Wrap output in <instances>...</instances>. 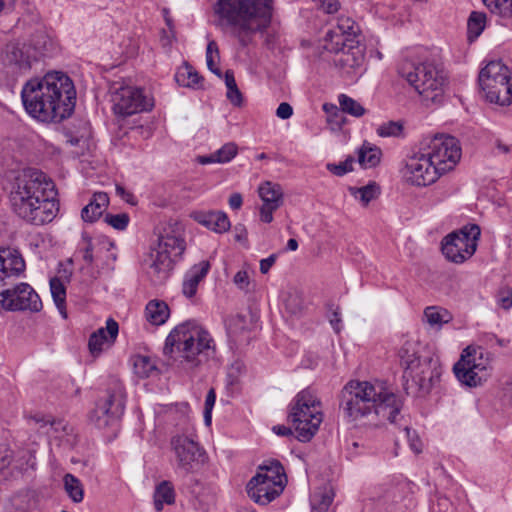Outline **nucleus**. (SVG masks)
I'll use <instances>...</instances> for the list:
<instances>
[{"label": "nucleus", "instance_id": "nucleus-1", "mask_svg": "<svg viewBox=\"0 0 512 512\" xmlns=\"http://www.w3.org/2000/svg\"><path fill=\"white\" fill-rule=\"evenodd\" d=\"M26 112L42 122L59 123L70 117L76 104V89L64 72L49 71L27 81L21 91Z\"/></svg>", "mask_w": 512, "mask_h": 512}, {"label": "nucleus", "instance_id": "nucleus-2", "mask_svg": "<svg viewBox=\"0 0 512 512\" xmlns=\"http://www.w3.org/2000/svg\"><path fill=\"white\" fill-rule=\"evenodd\" d=\"M402 407V398L383 383L351 380L340 395V408L345 417L359 425L376 427L384 420L395 423Z\"/></svg>", "mask_w": 512, "mask_h": 512}, {"label": "nucleus", "instance_id": "nucleus-3", "mask_svg": "<svg viewBox=\"0 0 512 512\" xmlns=\"http://www.w3.org/2000/svg\"><path fill=\"white\" fill-rule=\"evenodd\" d=\"M54 182L42 171L25 169L12 183L9 199L13 211L32 225L51 222L58 211Z\"/></svg>", "mask_w": 512, "mask_h": 512}, {"label": "nucleus", "instance_id": "nucleus-4", "mask_svg": "<svg viewBox=\"0 0 512 512\" xmlns=\"http://www.w3.org/2000/svg\"><path fill=\"white\" fill-rule=\"evenodd\" d=\"M213 12L218 25L228 30L243 48L252 43L256 33L270 27L274 0H217Z\"/></svg>", "mask_w": 512, "mask_h": 512}, {"label": "nucleus", "instance_id": "nucleus-5", "mask_svg": "<svg viewBox=\"0 0 512 512\" xmlns=\"http://www.w3.org/2000/svg\"><path fill=\"white\" fill-rule=\"evenodd\" d=\"M178 352L187 368H197L213 358L216 345L210 333L197 322L189 320L176 326L165 340L164 352Z\"/></svg>", "mask_w": 512, "mask_h": 512}, {"label": "nucleus", "instance_id": "nucleus-6", "mask_svg": "<svg viewBox=\"0 0 512 512\" xmlns=\"http://www.w3.org/2000/svg\"><path fill=\"white\" fill-rule=\"evenodd\" d=\"M186 249L182 225L178 222L168 223L158 236L157 248L151 254V273L157 282L168 278L175 262L181 259Z\"/></svg>", "mask_w": 512, "mask_h": 512}, {"label": "nucleus", "instance_id": "nucleus-7", "mask_svg": "<svg viewBox=\"0 0 512 512\" xmlns=\"http://www.w3.org/2000/svg\"><path fill=\"white\" fill-rule=\"evenodd\" d=\"M288 419L299 441L308 442L314 437L323 421L321 402L314 390L306 388L297 393L289 405Z\"/></svg>", "mask_w": 512, "mask_h": 512}, {"label": "nucleus", "instance_id": "nucleus-8", "mask_svg": "<svg viewBox=\"0 0 512 512\" xmlns=\"http://www.w3.org/2000/svg\"><path fill=\"white\" fill-rule=\"evenodd\" d=\"M478 83L488 102L499 106L512 104L510 71L502 61H490L482 68L478 76Z\"/></svg>", "mask_w": 512, "mask_h": 512}, {"label": "nucleus", "instance_id": "nucleus-9", "mask_svg": "<svg viewBox=\"0 0 512 512\" xmlns=\"http://www.w3.org/2000/svg\"><path fill=\"white\" fill-rule=\"evenodd\" d=\"M398 72L426 99L434 101L442 93L445 76L443 70L438 69L433 63L415 64L406 61L400 65Z\"/></svg>", "mask_w": 512, "mask_h": 512}, {"label": "nucleus", "instance_id": "nucleus-10", "mask_svg": "<svg viewBox=\"0 0 512 512\" xmlns=\"http://www.w3.org/2000/svg\"><path fill=\"white\" fill-rule=\"evenodd\" d=\"M125 392L119 381H113L105 395L96 402L90 421L99 429L113 426L124 414Z\"/></svg>", "mask_w": 512, "mask_h": 512}, {"label": "nucleus", "instance_id": "nucleus-11", "mask_svg": "<svg viewBox=\"0 0 512 512\" xmlns=\"http://www.w3.org/2000/svg\"><path fill=\"white\" fill-rule=\"evenodd\" d=\"M473 352L471 354L470 347L466 348L453 367L458 381L468 387L481 385L490 375L491 369L488 352L484 353L481 348L473 349Z\"/></svg>", "mask_w": 512, "mask_h": 512}, {"label": "nucleus", "instance_id": "nucleus-12", "mask_svg": "<svg viewBox=\"0 0 512 512\" xmlns=\"http://www.w3.org/2000/svg\"><path fill=\"white\" fill-rule=\"evenodd\" d=\"M480 234V228L476 224L466 225L459 231L448 234L442 240L443 255L451 262L463 263L475 253Z\"/></svg>", "mask_w": 512, "mask_h": 512}, {"label": "nucleus", "instance_id": "nucleus-13", "mask_svg": "<svg viewBox=\"0 0 512 512\" xmlns=\"http://www.w3.org/2000/svg\"><path fill=\"white\" fill-rule=\"evenodd\" d=\"M410 373L403 375L405 379L404 389L408 395L424 397L439 382L442 374L441 365L437 358L424 356Z\"/></svg>", "mask_w": 512, "mask_h": 512}, {"label": "nucleus", "instance_id": "nucleus-14", "mask_svg": "<svg viewBox=\"0 0 512 512\" xmlns=\"http://www.w3.org/2000/svg\"><path fill=\"white\" fill-rule=\"evenodd\" d=\"M426 154L442 175L452 170L459 162L461 147L453 136L436 135L431 139Z\"/></svg>", "mask_w": 512, "mask_h": 512}, {"label": "nucleus", "instance_id": "nucleus-15", "mask_svg": "<svg viewBox=\"0 0 512 512\" xmlns=\"http://www.w3.org/2000/svg\"><path fill=\"white\" fill-rule=\"evenodd\" d=\"M41 309L42 301L28 283L22 282L0 292V312L3 310L39 312Z\"/></svg>", "mask_w": 512, "mask_h": 512}, {"label": "nucleus", "instance_id": "nucleus-16", "mask_svg": "<svg viewBox=\"0 0 512 512\" xmlns=\"http://www.w3.org/2000/svg\"><path fill=\"white\" fill-rule=\"evenodd\" d=\"M153 106V98L145 95L144 91L140 88L122 87L113 96V110L115 114L124 117L143 111H150Z\"/></svg>", "mask_w": 512, "mask_h": 512}, {"label": "nucleus", "instance_id": "nucleus-17", "mask_svg": "<svg viewBox=\"0 0 512 512\" xmlns=\"http://www.w3.org/2000/svg\"><path fill=\"white\" fill-rule=\"evenodd\" d=\"M177 465L186 473L193 471L203 462L204 451L197 442L184 434H176L170 440Z\"/></svg>", "mask_w": 512, "mask_h": 512}, {"label": "nucleus", "instance_id": "nucleus-18", "mask_svg": "<svg viewBox=\"0 0 512 512\" xmlns=\"http://www.w3.org/2000/svg\"><path fill=\"white\" fill-rule=\"evenodd\" d=\"M440 175L439 170L426 153L415 154L406 161L405 176L412 185H431L436 182Z\"/></svg>", "mask_w": 512, "mask_h": 512}, {"label": "nucleus", "instance_id": "nucleus-19", "mask_svg": "<svg viewBox=\"0 0 512 512\" xmlns=\"http://www.w3.org/2000/svg\"><path fill=\"white\" fill-rule=\"evenodd\" d=\"M1 59L3 65L10 68L12 73H18L29 70L32 61L37 59V55L30 54V47L19 43H8L3 49Z\"/></svg>", "mask_w": 512, "mask_h": 512}, {"label": "nucleus", "instance_id": "nucleus-20", "mask_svg": "<svg viewBox=\"0 0 512 512\" xmlns=\"http://www.w3.org/2000/svg\"><path fill=\"white\" fill-rule=\"evenodd\" d=\"M258 194L263 205L260 208V218L265 223L273 221V212L283 204V190L278 183L266 181L258 188Z\"/></svg>", "mask_w": 512, "mask_h": 512}, {"label": "nucleus", "instance_id": "nucleus-21", "mask_svg": "<svg viewBox=\"0 0 512 512\" xmlns=\"http://www.w3.org/2000/svg\"><path fill=\"white\" fill-rule=\"evenodd\" d=\"M32 419L41 427L49 425L47 434L51 437L59 439L61 443L68 447H73L76 442V435L73 427L64 420H55L51 416L35 415Z\"/></svg>", "mask_w": 512, "mask_h": 512}, {"label": "nucleus", "instance_id": "nucleus-22", "mask_svg": "<svg viewBox=\"0 0 512 512\" xmlns=\"http://www.w3.org/2000/svg\"><path fill=\"white\" fill-rule=\"evenodd\" d=\"M283 489V485H272V482L263 479L253 483V477L247 484L249 497L260 505L269 504L282 493Z\"/></svg>", "mask_w": 512, "mask_h": 512}, {"label": "nucleus", "instance_id": "nucleus-23", "mask_svg": "<svg viewBox=\"0 0 512 512\" xmlns=\"http://www.w3.org/2000/svg\"><path fill=\"white\" fill-rule=\"evenodd\" d=\"M25 267V261L17 249L0 247V272L5 279L21 275Z\"/></svg>", "mask_w": 512, "mask_h": 512}, {"label": "nucleus", "instance_id": "nucleus-24", "mask_svg": "<svg viewBox=\"0 0 512 512\" xmlns=\"http://www.w3.org/2000/svg\"><path fill=\"white\" fill-rule=\"evenodd\" d=\"M210 267L209 261L202 260L186 272L182 283V293L184 296L187 298L195 296L199 283L206 277Z\"/></svg>", "mask_w": 512, "mask_h": 512}, {"label": "nucleus", "instance_id": "nucleus-25", "mask_svg": "<svg viewBox=\"0 0 512 512\" xmlns=\"http://www.w3.org/2000/svg\"><path fill=\"white\" fill-rule=\"evenodd\" d=\"M259 479L272 482V485H285L286 475L282 464L278 460H270L264 462L257 469V473L253 476V483Z\"/></svg>", "mask_w": 512, "mask_h": 512}, {"label": "nucleus", "instance_id": "nucleus-26", "mask_svg": "<svg viewBox=\"0 0 512 512\" xmlns=\"http://www.w3.org/2000/svg\"><path fill=\"white\" fill-rule=\"evenodd\" d=\"M195 220L216 233L227 232L231 227L230 220L223 211L200 212L195 215Z\"/></svg>", "mask_w": 512, "mask_h": 512}, {"label": "nucleus", "instance_id": "nucleus-27", "mask_svg": "<svg viewBox=\"0 0 512 512\" xmlns=\"http://www.w3.org/2000/svg\"><path fill=\"white\" fill-rule=\"evenodd\" d=\"M108 205L109 197L107 193L96 192L93 194L89 203L83 207L81 218L84 222L93 223L103 215Z\"/></svg>", "mask_w": 512, "mask_h": 512}, {"label": "nucleus", "instance_id": "nucleus-28", "mask_svg": "<svg viewBox=\"0 0 512 512\" xmlns=\"http://www.w3.org/2000/svg\"><path fill=\"white\" fill-rule=\"evenodd\" d=\"M358 43L356 40H351L347 36L339 33L337 30H329L325 36V49L331 53H349Z\"/></svg>", "mask_w": 512, "mask_h": 512}, {"label": "nucleus", "instance_id": "nucleus-29", "mask_svg": "<svg viewBox=\"0 0 512 512\" xmlns=\"http://www.w3.org/2000/svg\"><path fill=\"white\" fill-rule=\"evenodd\" d=\"M357 156L358 163L362 168H375L380 164L382 150L378 146L364 141L357 150Z\"/></svg>", "mask_w": 512, "mask_h": 512}, {"label": "nucleus", "instance_id": "nucleus-30", "mask_svg": "<svg viewBox=\"0 0 512 512\" xmlns=\"http://www.w3.org/2000/svg\"><path fill=\"white\" fill-rule=\"evenodd\" d=\"M169 316V306L163 300H150L145 307V318L152 325H163L168 320Z\"/></svg>", "mask_w": 512, "mask_h": 512}, {"label": "nucleus", "instance_id": "nucleus-31", "mask_svg": "<svg viewBox=\"0 0 512 512\" xmlns=\"http://www.w3.org/2000/svg\"><path fill=\"white\" fill-rule=\"evenodd\" d=\"M107 332L108 338L102 339L97 337L96 341H93V333L90 335L88 347L91 354L99 355L105 348L110 347L115 342L119 332V325L112 318L107 320Z\"/></svg>", "mask_w": 512, "mask_h": 512}, {"label": "nucleus", "instance_id": "nucleus-32", "mask_svg": "<svg viewBox=\"0 0 512 512\" xmlns=\"http://www.w3.org/2000/svg\"><path fill=\"white\" fill-rule=\"evenodd\" d=\"M400 364L404 369V374L410 373L411 370L417 368L424 356L419 355L417 344L412 341H406L398 352Z\"/></svg>", "mask_w": 512, "mask_h": 512}, {"label": "nucleus", "instance_id": "nucleus-33", "mask_svg": "<svg viewBox=\"0 0 512 512\" xmlns=\"http://www.w3.org/2000/svg\"><path fill=\"white\" fill-rule=\"evenodd\" d=\"M175 80L183 87L193 89L203 88L204 78L187 62L178 68L175 74Z\"/></svg>", "mask_w": 512, "mask_h": 512}, {"label": "nucleus", "instance_id": "nucleus-34", "mask_svg": "<svg viewBox=\"0 0 512 512\" xmlns=\"http://www.w3.org/2000/svg\"><path fill=\"white\" fill-rule=\"evenodd\" d=\"M238 152V147L233 142L224 144L220 149L209 155L197 157V162L206 165L211 163H227L230 162Z\"/></svg>", "mask_w": 512, "mask_h": 512}, {"label": "nucleus", "instance_id": "nucleus-35", "mask_svg": "<svg viewBox=\"0 0 512 512\" xmlns=\"http://www.w3.org/2000/svg\"><path fill=\"white\" fill-rule=\"evenodd\" d=\"M154 507L156 511H161L163 506L172 505L175 502V491L173 484L170 481L160 482L154 491Z\"/></svg>", "mask_w": 512, "mask_h": 512}, {"label": "nucleus", "instance_id": "nucleus-36", "mask_svg": "<svg viewBox=\"0 0 512 512\" xmlns=\"http://www.w3.org/2000/svg\"><path fill=\"white\" fill-rule=\"evenodd\" d=\"M333 495L331 488H318L310 497L311 511L327 512L333 501Z\"/></svg>", "mask_w": 512, "mask_h": 512}, {"label": "nucleus", "instance_id": "nucleus-37", "mask_svg": "<svg viewBox=\"0 0 512 512\" xmlns=\"http://www.w3.org/2000/svg\"><path fill=\"white\" fill-rule=\"evenodd\" d=\"M349 192L356 199H359L364 206H367L380 194V186L376 182L371 181L362 187H349Z\"/></svg>", "mask_w": 512, "mask_h": 512}, {"label": "nucleus", "instance_id": "nucleus-38", "mask_svg": "<svg viewBox=\"0 0 512 512\" xmlns=\"http://www.w3.org/2000/svg\"><path fill=\"white\" fill-rule=\"evenodd\" d=\"M134 373L140 378H148L157 370L155 361L145 355H134L132 357Z\"/></svg>", "mask_w": 512, "mask_h": 512}, {"label": "nucleus", "instance_id": "nucleus-39", "mask_svg": "<svg viewBox=\"0 0 512 512\" xmlns=\"http://www.w3.org/2000/svg\"><path fill=\"white\" fill-rule=\"evenodd\" d=\"M50 291L56 307L62 316L66 318V288L58 277H53L50 279Z\"/></svg>", "mask_w": 512, "mask_h": 512}, {"label": "nucleus", "instance_id": "nucleus-40", "mask_svg": "<svg viewBox=\"0 0 512 512\" xmlns=\"http://www.w3.org/2000/svg\"><path fill=\"white\" fill-rule=\"evenodd\" d=\"M64 488L74 503H80L84 498V490L81 481L73 474L67 473L64 478Z\"/></svg>", "mask_w": 512, "mask_h": 512}, {"label": "nucleus", "instance_id": "nucleus-41", "mask_svg": "<svg viewBox=\"0 0 512 512\" xmlns=\"http://www.w3.org/2000/svg\"><path fill=\"white\" fill-rule=\"evenodd\" d=\"M489 11L502 19L512 18V0H483Z\"/></svg>", "mask_w": 512, "mask_h": 512}, {"label": "nucleus", "instance_id": "nucleus-42", "mask_svg": "<svg viewBox=\"0 0 512 512\" xmlns=\"http://www.w3.org/2000/svg\"><path fill=\"white\" fill-rule=\"evenodd\" d=\"M485 24L486 14L484 12H471L467 22L469 39L479 37L485 28Z\"/></svg>", "mask_w": 512, "mask_h": 512}, {"label": "nucleus", "instance_id": "nucleus-43", "mask_svg": "<svg viewBox=\"0 0 512 512\" xmlns=\"http://www.w3.org/2000/svg\"><path fill=\"white\" fill-rule=\"evenodd\" d=\"M225 85L227 87V99L234 106H241L243 102L242 93L237 87L236 80L234 77V73L231 70H227L225 72Z\"/></svg>", "mask_w": 512, "mask_h": 512}, {"label": "nucleus", "instance_id": "nucleus-44", "mask_svg": "<svg viewBox=\"0 0 512 512\" xmlns=\"http://www.w3.org/2000/svg\"><path fill=\"white\" fill-rule=\"evenodd\" d=\"M338 101L342 111L354 117H361L366 112L365 108L358 101L345 94L339 95Z\"/></svg>", "mask_w": 512, "mask_h": 512}, {"label": "nucleus", "instance_id": "nucleus-45", "mask_svg": "<svg viewBox=\"0 0 512 512\" xmlns=\"http://www.w3.org/2000/svg\"><path fill=\"white\" fill-rule=\"evenodd\" d=\"M424 316L427 319V322L434 325H442L443 323H447L450 321L451 316L446 309H441L435 306L427 307L424 310Z\"/></svg>", "mask_w": 512, "mask_h": 512}, {"label": "nucleus", "instance_id": "nucleus-46", "mask_svg": "<svg viewBox=\"0 0 512 512\" xmlns=\"http://www.w3.org/2000/svg\"><path fill=\"white\" fill-rule=\"evenodd\" d=\"M219 59L220 55L218 45L212 40L208 43L206 48V63L208 69L217 76H221V71L216 65L219 62Z\"/></svg>", "mask_w": 512, "mask_h": 512}, {"label": "nucleus", "instance_id": "nucleus-47", "mask_svg": "<svg viewBox=\"0 0 512 512\" xmlns=\"http://www.w3.org/2000/svg\"><path fill=\"white\" fill-rule=\"evenodd\" d=\"M31 46L39 56H46L51 50L53 43L44 33H37L31 40Z\"/></svg>", "mask_w": 512, "mask_h": 512}, {"label": "nucleus", "instance_id": "nucleus-48", "mask_svg": "<svg viewBox=\"0 0 512 512\" xmlns=\"http://www.w3.org/2000/svg\"><path fill=\"white\" fill-rule=\"evenodd\" d=\"M333 30L339 31V33L347 36L351 40H356L358 27L355 22L349 17H340L338 19L337 25L333 28Z\"/></svg>", "mask_w": 512, "mask_h": 512}, {"label": "nucleus", "instance_id": "nucleus-49", "mask_svg": "<svg viewBox=\"0 0 512 512\" xmlns=\"http://www.w3.org/2000/svg\"><path fill=\"white\" fill-rule=\"evenodd\" d=\"M354 162L355 159L352 156H348L343 162H340L338 164L336 163H327L326 169L331 172L332 174L341 177L345 174L352 172L354 170Z\"/></svg>", "mask_w": 512, "mask_h": 512}, {"label": "nucleus", "instance_id": "nucleus-50", "mask_svg": "<svg viewBox=\"0 0 512 512\" xmlns=\"http://www.w3.org/2000/svg\"><path fill=\"white\" fill-rule=\"evenodd\" d=\"M403 125L399 121H388L378 126L376 133L380 137H397L402 133Z\"/></svg>", "mask_w": 512, "mask_h": 512}, {"label": "nucleus", "instance_id": "nucleus-51", "mask_svg": "<svg viewBox=\"0 0 512 512\" xmlns=\"http://www.w3.org/2000/svg\"><path fill=\"white\" fill-rule=\"evenodd\" d=\"M130 217L127 213L110 214L104 216V222L116 230L123 231L127 228Z\"/></svg>", "mask_w": 512, "mask_h": 512}, {"label": "nucleus", "instance_id": "nucleus-52", "mask_svg": "<svg viewBox=\"0 0 512 512\" xmlns=\"http://www.w3.org/2000/svg\"><path fill=\"white\" fill-rule=\"evenodd\" d=\"M93 249L94 246L92 243V238L86 232H83L82 244L79 248V251L82 252L83 260L88 264H92L94 261Z\"/></svg>", "mask_w": 512, "mask_h": 512}, {"label": "nucleus", "instance_id": "nucleus-53", "mask_svg": "<svg viewBox=\"0 0 512 512\" xmlns=\"http://www.w3.org/2000/svg\"><path fill=\"white\" fill-rule=\"evenodd\" d=\"M404 433L407 437V440L409 442L410 448L415 453H420L422 451V442L419 439L417 433L415 430L410 429L409 427L404 428Z\"/></svg>", "mask_w": 512, "mask_h": 512}, {"label": "nucleus", "instance_id": "nucleus-54", "mask_svg": "<svg viewBox=\"0 0 512 512\" xmlns=\"http://www.w3.org/2000/svg\"><path fill=\"white\" fill-rule=\"evenodd\" d=\"M13 459V452L6 445L0 446V473L9 467Z\"/></svg>", "mask_w": 512, "mask_h": 512}, {"label": "nucleus", "instance_id": "nucleus-55", "mask_svg": "<svg viewBox=\"0 0 512 512\" xmlns=\"http://www.w3.org/2000/svg\"><path fill=\"white\" fill-rule=\"evenodd\" d=\"M293 114L292 106L287 102H282L279 104L276 110V115L280 119L286 120L289 119Z\"/></svg>", "mask_w": 512, "mask_h": 512}, {"label": "nucleus", "instance_id": "nucleus-56", "mask_svg": "<svg viewBox=\"0 0 512 512\" xmlns=\"http://www.w3.org/2000/svg\"><path fill=\"white\" fill-rule=\"evenodd\" d=\"M234 283L240 288L245 289L249 285V276L248 273L244 270L238 271L233 279Z\"/></svg>", "mask_w": 512, "mask_h": 512}, {"label": "nucleus", "instance_id": "nucleus-57", "mask_svg": "<svg viewBox=\"0 0 512 512\" xmlns=\"http://www.w3.org/2000/svg\"><path fill=\"white\" fill-rule=\"evenodd\" d=\"M498 302L500 306L504 309H509L512 307V290H508L507 292H502L499 296Z\"/></svg>", "mask_w": 512, "mask_h": 512}, {"label": "nucleus", "instance_id": "nucleus-58", "mask_svg": "<svg viewBox=\"0 0 512 512\" xmlns=\"http://www.w3.org/2000/svg\"><path fill=\"white\" fill-rule=\"evenodd\" d=\"M276 261V255L272 254L269 257L262 259L260 261V272L262 274H267L270 268L274 265Z\"/></svg>", "mask_w": 512, "mask_h": 512}, {"label": "nucleus", "instance_id": "nucleus-59", "mask_svg": "<svg viewBox=\"0 0 512 512\" xmlns=\"http://www.w3.org/2000/svg\"><path fill=\"white\" fill-rule=\"evenodd\" d=\"M339 7L340 3L338 0H322V8L329 14L337 12Z\"/></svg>", "mask_w": 512, "mask_h": 512}, {"label": "nucleus", "instance_id": "nucleus-60", "mask_svg": "<svg viewBox=\"0 0 512 512\" xmlns=\"http://www.w3.org/2000/svg\"><path fill=\"white\" fill-rule=\"evenodd\" d=\"M229 206L233 210H238L243 204V198L240 193H233L229 197Z\"/></svg>", "mask_w": 512, "mask_h": 512}, {"label": "nucleus", "instance_id": "nucleus-61", "mask_svg": "<svg viewBox=\"0 0 512 512\" xmlns=\"http://www.w3.org/2000/svg\"><path fill=\"white\" fill-rule=\"evenodd\" d=\"M235 240L242 242L247 240V230L243 224H237L234 226Z\"/></svg>", "mask_w": 512, "mask_h": 512}, {"label": "nucleus", "instance_id": "nucleus-62", "mask_svg": "<svg viewBox=\"0 0 512 512\" xmlns=\"http://www.w3.org/2000/svg\"><path fill=\"white\" fill-rule=\"evenodd\" d=\"M215 401H216V393H215V390L213 388H211L208 391L206 398H205L204 410L212 411L213 407L215 405Z\"/></svg>", "mask_w": 512, "mask_h": 512}, {"label": "nucleus", "instance_id": "nucleus-63", "mask_svg": "<svg viewBox=\"0 0 512 512\" xmlns=\"http://www.w3.org/2000/svg\"><path fill=\"white\" fill-rule=\"evenodd\" d=\"M272 431L278 436L282 437L290 436L293 434L291 428L285 425H275L273 426Z\"/></svg>", "mask_w": 512, "mask_h": 512}, {"label": "nucleus", "instance_id": "nucleus-64", "mask_svg": "<svg viewBox=\"0 0 512 512\" xmlns=\"http://www.w3.org/2000/svg\"><path fill=\"white\" fill-rule=\"evenodd\" d=\"M330 324L333 327L334 331L339 333L341 330V318L340 313L338 311H334L330 318Z\"/></svg>", "mask_w": 512, "mask_h": 512}]
</instances>
